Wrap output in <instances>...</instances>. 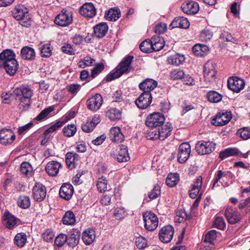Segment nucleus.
Masks as SVG:
<instances>
[{
	"instance_id": "473e14b6",
	"label": "nucleus",
	"mask_w": 250,
	"mask_h": 250,
	"mask_svg": "<svg viewBox=\"0 0 250 250\" xmlns=\"http://www.w3.org/2000/svg\"><path fill=\"white\" fill-rule=\"evenodd\" d=\"M21 54L22 59L27 60H33L36 57V53L34 49L27 46L22 48Z\"/></svg>"
},
{
	"instance_id": "20e7f679",
	"label": "nucleus",
	"mask_w": 250,
	"mask_h": 250,
	"mask_svg": "<svg viewBox=\"0 0 250 250\" xmlns=\"http://www.w3.org/2000/svg\"><path fill=\"white\" fill-rule=\"evenodd\" d=\"M143 220L145 229L149 231L154 230L158 225V219L157 216L151 211L143 213Z\"/></svg>"
},
{
	"instance_id": "423d86ee",
	"label": "nucleus",
	"mask_w": 250,
	"mask_h": 250,
	"mask_svg": "<svg viewBox=\"0 0 250 250\" xmlns=\"http://www.w3.org/2000/svg\"><path fill=\"white\" fill-rule=\"evenodd\" d=\"M3 226L9 229H13L21 224L20 220L6 210L2 217Z\"/></svg>"
},
{
	"instance_id": "58836bf2",
	"label": "nucleus",
	"mask_w": 250,
	"mask_h": 250,
	"mask_svg": "<svg viewBox=\"0 0 250 250\" xmlns=\"http://www.w3.org/2000/svg\"><path fill=\"white\" fill-rule=\"evenodd\" d=\"M20 171L22 174L29 177L33 174V168L29 163L23 162L21 165Z\"/></svg>"
},
{
	"instance_id": "f704fd0d",
	"label": "nucleus",
	"mask_w": 250,
	"mask_h": 250,
	"mask_svg": "<svg viewBox=\"0 0 250 250\" xmlns=\"http://www.w3.org/2000/svg\"><path fill=\"white\" fill-rule=\"evenodd\" d=\"M152 50L158 51L162 49L164 46V40L159 36H154L150 40Z\"/></svg>"
},
{
	"instance_id": "393cba45",
	"label": "nucleus",
	"mask_w": 250,
	"mask_h": 250,
	"mask_svg": "<svg viewBox=\"0 0 250 250\" xmlns=\"http://www.w3.org/2000/svg\"><path fill=\"white\" fill-rule=\"evenodd\" d=\"M14 60H16L15 59V54L12 51L6 49L3 50L0 54V66L9 62H12Z\"/></svg>"
},
{
	"instance_id": "338daca9",
	"label": "nucleus",
	"mask_w": 250,
	"mask_h": 250,
	"mask_svg": "<svg viewBox=\"0 0 250 250\" xmlns=\"http://www.w3.org/2000/svg\"><path fill=\"white\" fill-rule=\"evenodd\" d=\"M54 235L53 230L48 229L45 230L42 234V237L45 241L50 242H52Z\"/></svg>"
},
{
	"instance_id": "cd10ccee",
	"label": "nucleus",
	"mask_w": 250,
	"mask_h": 250,
	"mask_svg": "<svg viewBox=\"0 0 250 250\" xmlns=\"http://www.w3.org/2000/svg\"><path fill=\"white\" fill-rule=\"evenodd\" d=\"M95 237V231L93 229L88 228L82 233L83 241L87 245L91 244L94 241Z\"/></svg>"
},
{
	"instance_id": "f3484780",
	"label": "nucleus",
	"mask_w": 250,
	"mask_h": 250,
	"mask_svg": "<svg viewBox=\"0 0 250 250\" xmlns=\"http://www.w3.org/2000/svg\"><path fill=\"white\" fill-rule=\"evenodd\" d=\"M152 102V96L150 93L143 92L136 100L135 104L140 109L146 108Z\"/></svg>"
},
{
	"instance_id": "69168bd1",
	"label": "nucleus",
	"mask_w": 250,
	"mask_h": 250,
	"mask_svg": "<svg viewBox=\"0 0 250 250\" xmlns=\"http://www.w3.org/2000/svg\"><path fill=\"white\" fill-rule=\"evenodd\" d=\"M104 66L103 63H98L91 70V76L94 78L104 69Z\"/></svg>"
},
{
	"instance_id": "6e6552de",
	"label": "nucleus",
	"mask_w": 250,
	"mask_h": 250,
	"mask_svg": "<svg viewBox=\"0 0 250 250\" xmlns=\"http://www.w3.org/2000/svg\"><path fill=\"white\" fill-rule=\"evenodd\" d=\"M195 148L199 154H207L215 149V144L210 141H200L196 144Z\"/></svg>"
},
{
	"instance_id": "39448f33",
	"label": "nucleus",
	"mask_w": 250,
	"mask_h": 250,
	"mask_svg": "<svg viewBox=\"0 0 250 250\" xmlns=\"http://www.w3.org/2000/svg\"><path fill=\"white\" fill-rule=\"evenodd\" d=\"M55 23L61 26H67L73 22V15L71 12L63 9L54 20Z\"/></svg>"
},
{
	"instance_id": "ddd939ff",
	"label": "nucleus",
	"mask_w": 250,
	"mask_h": 250,
	"mask_svg": "<svg viewBox=\"0 0 250 250\" xmlns=\"http://www.w3.org/2000/svg\"><path fill=\"white\" fill-rule=\"evenodd\" d=\"M174 234V229L171 225L163 227L159 231L160 240L164 243H168L172 239Z\"/></svg>"
},
{
	"instance_id": "bb28decb",
	"label": "nucleus",
	"mask_w": 250,
	"mask_h": 250,
	"mask_svg": "<svg viewBox=\"0 0 250 250\" xmlns=\"http://www.w3.org/2000/svg\"><path fill=\"white\" fill-rule=\"evenodd\" d=\"M189 26V22L188 19L183 17L175 18L170 24L169 27L171 28L176 27L187 28Z\"/></svg>"
},
{
	"instance_id": "e433bc0d",
	"label": "nucleus",
	"mask_w": 250,
	"mask_h": 250,
	"mask_svg": "<svg viewBox=\"0 0 250 250\" xmlns=\"http://www.w3.org/2000/svg\"><path fill=\"white\" fill-rule=\"evenodd\" d=\"M18 62L16 60H14V61L7 62L1 66L4 67L6 73L9 75L14 76L18 70Z\"/></svg>"
},
{
	"instance_id": "72a5a7b5",
	"label": "nucleus",
	"mask_w": 250,
	"mask_h": 250,
	"mask_svg": "<svg viewBox=\"0 0 250 250\" xmlns=\"http://www.w3.org/2000/svg\"><path fill=\"white\" fill-rule=\"evenodd\" d=\"M185 61L184 55L180 54H175L169 56L167 59L168 64L173 65H179L183 64Z\"/></svg>"
},
{
	"instance_id": "3c124183",
	"label": "nucleus",
	"mask_w": 250,
	"mask_h": 250,
	"mask_svg": "<svg viewBox=\"0 0 250 250\" xmlns=\"http://www.w3.org/2000/svg\"><path fill=\"white\" fill-rule=\"evenodd\" d=\"M76 131V127L74 124L68 125L63 129L64 135L69 137L74 136Z\"/></svg>"
},
{
	"instance_id": "052dcab7",
	"label": "nucleus",
	"mask_w": 250,
	"mask_h": 250,
	"mask_svg": "<svg viewBox=\"0 0 250 250\" xmlns=\"http://www.w3.org/2000/svg\"><path fill=\"white\" fill-rule=\"evenodd\" d=\"M161 194L160 187L158 185H156L153 189L148 194V197L150 199H154L158 197Z\"/></svg>"
},
{
	"instance_id": "0e129e2a",
	"label": "nucleus",
	"mask_w": 250,
	"mask_h": 250,
	"mask_svg": "<svg viewBox=\"0 0 250 250\" xmlns=\"http://www.w3.org/2000/svg\"><path fill=\"white\" fill-rule=\"evenodd\" d=\"M237 133L244 140H247L250 138V128L244 127L239 129Z\"/></svg>"
},
{
	"instance_id": "49530a36",
	"label": "nucleus",
	"mask_w": 250,
	"mask_h": 250,
	"mask_svg": "<svg viewBox=\"0 0 250 250\" xmlns=\"http://www.w3.org/2000/svg\"><path fill=\"white\" fill-rule=\"evenodd\" d=\"M208 100L211 103H218L222 99V96L215 91H210L207 95Z\"/></svg>"
},
{
	"instance_id": "4c0bfd02",
	"label": "nucleus",
	"mask_w": 250,
	"mask_h": 250,
	"mask_svg": "<svg viewBox=\"0 0 250 250\" xmlns=\"http://www.w3.org/2000/svg\"><path fill=\"white\" fill-rule=\"evenodd\" d=\"M209 51L208 47L205 44H196L192 47V51L197 56H204Z\"/></svg>"
},
{
	"instance_id": "412c9836",
	"label": "nucleus",
	"mask_w": 250,
	"mask_h": 250,
	"mask_svg": "<svg viewBox=\"0 0 250 250\" xmlns=\"http://www.w3.org/2000/svg\"><path fill=\"white\" fill-rule=\"evenodd\" d=\"M62 167L61 163L57 161H52L46 164L45 170L49 175L55 176L58 174L59 169Z\"/></svg>"
},
{
	"instance_id": "bf43d9fd",
	"label": "nucleus",
	"mask_w": 250,
	"mask_h": 250,
	"mask_svg": "<svg viewBox=\"0 0 250 250\" xmlns=\"http://www.w3.org/2000/svg\"><path fill=\"white\" fill-rule=\"evenodd\" d=\"M114 216L117 220H121L126 216L125 209L123 207H117L114 210Z\"/></svg>"
},
{
	"instance_id": "a878e982",
	"label": "nucleus",
	"mask_w": 250,
	"mask_h": 250,
	"mask_svg": "<svg viewBox=\"0 0 250 250\" xmlns=\"http://www.w3.org/2000/svg\"><path fill=\"white\" fill-rule=\"evenodd\" d=\"M157 85V82L152 79H146L139 84L140 89L144 92L150 93Z\"/></svg>"
},
{
	"instance_id": "f03ea898",
	"label": "nucleus",
	"mask_w": 250,
	"mask_h": 250,
	"mask_svg": "<svg viewBox=\"0 0 250 250\" xmlns=\"http://www.w3.org/2000/svg\"><path fill=\"white\" fill-rule=\"evenodd\" d=\"M133 58V56L130 55L125 57L115 69L107 75L106 77V81H111L114 79L119 78L124 74H128L132 69L131 64Z\"/></svg>"
},
{
	"instance_id": "b1692460",
	"label": "nucleus",
	"mask_w": 250,
	"mask_h": 250,
	"mask_svg": "<svg viewBox=\"0 0 250 250\" xmlns=\"http://www.w3.org/2000/svg\"><path fill=\"white\" fill-rule=\"evenodd\" d=\"M181 7L183 12L188 14H196L199 10L198 3L193 1L183 3Z\"/></svg>"
},
{
	"instance_id": "a18cd8bd",
	"label": "nucleus",
	"mask_w": 250,
	"mask_h": 250,
	"mask_svg": "<svg viewBox=\"0 0 250 250\" xmlns=\"http://www.w3.org/2000/svg\"><path fill=\"white\" fill-rule=\"evenodd\" d=\"M179 181V176L177 173L169 174L166 180V184L169 187L175 186Z\"/></svg>"
},
{
	"instance_id": "de8ad7c7",
	"label": "nucleus",
	"mask_w": 250,
	"mask_h": 250,
	"mask_svg": "<svg viewBox=\"0 0 250 250\" xmlns=\"http://www.w3.org/2000/svg\"><path fill=\"white\" fill-rule=\"evenodd\" d=\"M238 154V150L235 148H229L226 149L224 151H221L219 154V157L223 160L227 157L231 156L236 155Z\"/></svg>"
},
{
	"instance_id": "6e6d98bb",
	"label": "nucleus",
	"mask_w": 250,
	"mask_h": 250,
	"mask_svg": "<svg viewBox=\"0 0 250 250\" xmlns=\"http://www.w3.org/2000/svg\"><path fill=\"white\" fill-rule=\"evenodd\" d=\"M95 60L91 58L89 56H86L83 59L81 60L78 63L79 67L81 68H84L86 66H89L92 65Z\"/></svg>"
},
{
	"instance_id": "2eb2a0df",
	"label": "nucleus",
	"mask_w": 250,
	"mask_h": 250,
	"mask_svg": "<svg viewBox=\"0 0 250 250\" xmlns=\"http://www.w3.org/2000/svg\"><path fill=\"white\" fill-rule=\"evenodd\" d=\"M34 199L38 202L43 201L46 195V189L45 186L41 183H36L32 189Z\"/></svg>"
},
{
	"instance_id": "f257e3e1",
	"label": "nucleus",
	"mask_w": 250,
	"mask_h": 250,
	"mask_svg": "<svg viewBox=\"0 0 250 250\" xmlns=\"http://www.w3.org/2000/svg\"><path fill=\"white\" fill-rule=\"evenodd\" d=\"M14 93L16 96V99L19 101V109L22 111L28 109L31 103L33 90L28 86H22L16 88Z\"/></svg>"
},
{
	"instance_id": "9d476101",
	"label": "nucleus",
	"mask_w": 250,
	"mask_h": 250,
	"mask_svg": "<svg viewBox=\"0 0 250 250\" xmlns=\"http://www.w3.org/2000/svg\"><path fill=\"white\" fill-rule=\"evenodd\" d=\"M245 83L243 79L237 77H230L228 80V86L231 90L238 93L244 88Z\"/></svg>"
},
{
	"instance_id": "a211bd4d",
	"label": "nucleus",
	"mask_w": 250,
	"mask_h": 250,
	"mask_svg": "<svg viewBox=\"0 0 250 250\" xmlns=\"http://www.w3.org/2000/svg\"><path fill=\"white\" fill-rule=\"evenodd\" d=\"M16 139L14 132L10 129L0 130V143L2 145L12 144Z\"/></svg>"
},
{
	"instance_id": "4d7b16f0",
	"label": "nucleus",
	"mask_w": 250,
	"mask_h": 250,
	"mask_svg": "<svg viewBox=\"0 0 250 250\" xmlns=\"http://www.w3.org/2000/svg\"><path fill=\"white\" fill-rule=\"evenodd\" d=\"M52 54V48L50 44H44L41 47V55L42 57H49Z\"/></svg>"
},
{
	"instance_id": "37998d69",
	"label": "nucleus",
	"mask_w": 250,
	"mask_h": 250,
	"mask_svg": "<svg viewBox=\"0 0 250 250\" xmlns=\"http://www.w3.org/2000/svg\"><path fill=\"white\" fill-rule=\"evenodd\" d=\"M232 175V173L229 171H223L221 170H218L215 174L212 188H214L216 186H219L218 182L222 178L227 176L231 177Z\"/></svg>"
},
{
	"instance_id": "c9c22d12",
	"label": "nucleus",
	"mask_w": 250,
	"mask_h": 250,
	"mask_svg": "<svg viewBox=\"0 0 250 250\" xmlns=\"http://www.w3.org/2000/svg\"><path fill=\"white\" fill-rule=\"evenodd\" d=\"M172 127L171 124L167 123L160 125L158 128V133L160 135V140H164L171 134Z\"/></svg>"
},
{
	"instance_id": "dca6fc26",
	"label": "nucleus",
	"mask_w": 250,
	"mask_h": 250,
	"mask_svg": "<svg viewBox=\"0 0 250 250\" xmlns=\"http://www.w3.org/2000/svg\"><path fill=\"white\" fill-rule=\"evenodd\" d=\"M79 13L85 18H91L96 15L97 11L93 3L86 2L80 7Z\"/></svg>"
},
{
	"instance_id": "5701e85b",
	"label": "nucleus",
	"mask_w": 250,
	"mask_h": 250,
	"mask_svg": "<svg viewBox=\"0 0 250 250\" xmlns=\"http://www.w3.org/2000/svg\"><path fill=\"white\" fill-rule=\"evenodd\" d=\"M81 233L77 229H72L70 231L69 236H67V242L68 246L71 248H74L79 243Z\"/></svg>"
},
{
	"instance_id": "c03bdc74",
	"label": "nucleus",
	"mask_w": 250,
	"mask_h": 250,
	"mask_svg": "<svg viewBox=\"0 0 250 250\" xmlns=\"http://www.w3.org/2000/svg\"><path fill=\"white\" fill-rule=\"evenodd\" d=\"M75 221L74 214L71 211L66 212L62 219L63 224L66 225H73L75 224Z\"/></svg>"
},
{
	"instance_id": "0eeeda50",
	"label": "nucleus",
	"mask_w": 250,
	"mask_h": 250,
	"mask_svg": "<svg viewBox=\"0 0 250 250\" xmlns=\"http://www.w3.org/2000/svg\"><path fill=\"white\" fill-rule=\"evenodd\" d=\"M165 118L164 115L154 112L148 116L145 121L146 125L150 127H156L164 124Z\"/></svg>"
},
{
	"instance_id": "f8f14e48",
	"label": "nucleus",
	"mask_w": 250,
	"mask_h": 250,
	"mask_svg": "<svg viewBox=\"0 0 250 250\" xmlns=\"http://www.w3.org/2000/svg\"><path fill=\"white\" fill-rule=\"evenodd\" d=\"M191 147L188 143H183L179 146L178 160L180 163L186 162L189 157Z\"/></svg>"
},
{
	"instance_id": "79ce46f5",
	"label": "nucleus",
	"mask_w": 250,
	"mask_h": 250,
	"mask_svg": "<svg viewBox=\"0 0 250 250\" xmlns=\"http://www.w3.org/2000/svg\"><path fill=\"white\" fill-rule=\"evenodd\" d=\"M106 116L112 121L119 120L121 117V112L116 108H110L107 110Z\"/></svg>"
},
{
	"instance_id": "864d4df0",
	"label": "nucleus",
	"mask_w": 250,
	"mask_h": 250,
	"mask_svg": "<svg viewBox=\"0 0 250 250\" xmlns=\"http://www.w3.org/2000/svg\"><path fill=\"white\" fill-rule=\"evenodd\" d=\"M185 72L180 69H175L170 72L171 79L173 80H181L185 76Z\"/></svg>"
},
{
	"instance_id": "ea45409f",
	"label": "nucleus",
	"mask_w": 250,
	"mask_h": 250,
	"mask_svg": "<svg viewBox=\"0 0 250 250\" xmlns=\"http://www.w3.org/2000/svg\"><path fill=\"white\" fill-rule=\"evenodd\" d=\"M14 243L19 248L23 247L27 242V236L24 232L17 233L14 237Z\"/></svg>"
},
{
	"instance_id": "774afa93",
	"label": "nucleus",
	"mask_w": 250,
	"mask_h": 250,
	"mask_svg": "<svg viewBox=\"0 0 250 250\" xmlns=\"http://www.w3.org/2000/svg\"><path fill=\"white\" fill-rule=\"evenodd\" d=\"M34 125L32 122H30L26 125L20 126L18 129V133L19 135H23L27 133Z\"/></svg>"
},
{
	"instance_id": "680f3d73",
	"label": "nucleus",
	"mask_w": 250,
	"mask_h": 250,
	"mask_svg": "<svg viewBox=\"0 0 250 250\" xmlns=\"http://www.w3.org/2000/svg\"><path fill=\"white\" fill-rule=\"evenodd\" d=\"M213 226L220 229H224L226 227V223L222 217L217 216L213 222Z\"/></svg>"
},
{
	"instance_id": "5fc2aeb1",
	"label": "nucleus",
	"mask_w": 250,
	"mask_h": 250,
	"mask_svg": "<svg viewBox=\"0 0 250 250\" xmlns=\"http://www.w3.org/2000/svg\"><path fill=\"white\" fill-rule=\"evenodd\" d=\"M107 180L104 176H102L98 178L97 184L98 190L101 192L105 191L107 189Z\"/></svg>"
},
{
	"instance_id": "4be33fe9",
	"label": "nucleus",
	"mask_w": 250,
	"mask_h": 250,
	"mask_svg": "<svg viewBox=\"0 0 250 250\" xmlns=\"http://www.w3.org/2000/svg\"><path fill=\"white\" fill-rule=\"evenodd\" d=\"M204 77L206 81H211L216 76V71L211 62H207L204 65Z\"/></svg>"
},
{
	"instance_id": "4468645a",
	"label": "nucleus",
	"mask_w": 250,
	"mask_h": 250,
	"mask_svg": "<svg viewBox=\"0 0 250 250\" xmlns=\"http://www.w3.org/2000/svg\"><path fill=\"white\" fill-rule=\"evenodd\" d=\"M102 104L103 98L100 94H96L86 101L88 108L92 111H96L99 110Z\"/></svg>"
},
{
	"instance_id": "c756f323",
	"label": "nucleus",
	"mask_w": 250,
	"mask_h": 250,
	"mask_svg": "<svg viewBox=\"0 0 250 250\" xmlns=\"http://www.w3.org/2000/svg\"><path fill=\"white\" fill-rule=\"evenodd\" d=\"M109 135L112 142L117 143L123 142L124 139V136L121 132L120 128L119 127L111 128Z\"/></svg>"
},
{
	"instance_id": "aec40b11",
	"label": "nucleus",
	"mask_w": 250,
	"mask_h": 250,
	"mask_svg": "<svg viewBox=\"0 0 250 250\" xmlns=\"http://www.w3.org/2000/svg\"><path fill=\"white\" fill-rule=\"evenodd\" d=\"M74 188L70 184L64 183L61 187L59 191L60 197L65 200H70L73 194Z\"/></svg>"
},
{
	"instance_id": "8fccbe9b",
	"label": "nucleus",
	"mask_w": 250,
	"mask_h": 250,
	"mask_svg": "<svg viewBox=\"0 0 250 250\" xmlns=\"http://www.w3.org/2000/svg\"><path fill=\"white\" fill-rule=\"evenodd\" d=\"M18 205L22 208H27L30 206V199L28 196H21L18 200Z\"/></svg>"
},
{
	"instance_id": "7ed1b4c3",
	"label": "nucleus",
	"mask_w": 250,
	"mask_h": 250,
	"mask_svg": "<svg viewBox=\"0 0 250 250\" xmlns=\"http://www.w3.org/2000/svg\"><path fill=\"white\" fill-rule=\"evenodd\" d=\"M28 12L27 9L22 5L16 6L12 11V15L14 18L18 21H21V24L27 27L30 25V21H26L28 18Z\"/></svg>"
},
{
	"instance_id": "6ab92c4d",
	"label": "nucleus",
	"mask_w": 250,
	"mask_h": 250,
	"mask_svg": "<svg viewBox=\"0 0 250 250\" xmlns=\"http://www.w3.org/2000/svg\"><path fill=\"white\" fill-rule=\"evenodd\" d=\"M117 153L112 154L113 157L119 162H125L128 161L130 158L128 153V149L124 145L120 146L116 149Z\"/></svg>"
},
{
	"instance_id": "09e8293b",
	"label": "nucleus",
	"mask_w": 250,
	"mask_h": 250,
	"mask_svg": "<svg viewBox=\"0 0 250 250\" xmlns=\"http://www.w3.org/2000/svg\"><path fill=\"white\" fill-rule=\"evenodd\" d=\"M54 110L53 106H49L42 111L35 118L38 121H41L47 118L48 115Z\"/></svg>"
},
{
	"instance_id": "9b49d317",
	"label": "nucleus",
	"mask_w": 250,
	"mask_h": 250,
	"mask_svg": "<svg viewBox=\"0 0 250 250\" xmlns=\"http://www.w3.org/2000/svg\"><path fill=\"white\" fill-rule=\"evenodd\" d=\"M225 215L228 223L230 224L238 223L242 218L241 213L232 207H229L226 208Z\"/></svg>"
},
{
	"instance_id": "13d9d810",
	"label": "nucleus",
	"mask_w": 250,
	"mask_h": 250,
	"mask_svg": "<svg viewBox=\"0 0 250 250\" xmlns=\"http://www.w3.org/2000/svg\"><path fill=\"white\" fill-rule=\"evenodd\" d=\"M65 122L63 121H57L55 124L52 125L49 128L47 129L44 132V135L48 136L49 133L53 132L56 130H58L60 127H61L64 124Z\"/></svg>"
},
{
	"instance_id": "a19ab883",
	"label": "nucleus",
	"mask_w": 250,
	"mask_h": 250,
	"mask_svg": "<svg viewBox=\"0 0 250 250\" xmlns=\"http://www.w3.org/2000/svg\"><path fill=\"white\" fill-rule=\"evenodd\" d=\"M217 232L215 230L208 231L205 236V242L209 243L212 246H215L217 243Z\"/></svg>"
},
{
	"instance_id": "c85d7f7f",
	"label": "nucleus",
	"mask_w": 250,
	"mask_h": 250,
	"mask_svg": "<svg viewBox=\"0 0 250 250\" xmlns=\"http://www.w3.org/2000/svg\"><path fill=\"white\" fill-rule=\"evenodd\" d=\"M79 159V155L74 152H68L65 155V163L67 167L73 169L76 167Z\"/></svg>"
},
{
	"instance_id": "603ef678",
	"label": "nucleus",
	"mask_w": 250,
	"mask_h": 250,
	"mask_svg": "<svg viewBox=\"0 0 250 250\" xmlns=\"http://www.w3.org/2000/svg\"><path fill=\"white\" fill-rule=\"evenodd\" d=\"M67 236L64 233L59 234L54 241L55 245L58 247H62L67 242Z\"/></svg>"
},
{
	"instance_id": "e2e57ef3",
	"label": "nucleus",
	"mask_w": 250,
	"mask_h": 250,
	"mask_svg": "<svg viewBox=\"0 0 250 250\" xmlns=\"http://www.w3.org/2000/svg\"><path fill=\"white\" fill-rule=\"evenodd\" d=\"M140 50L145 53H148L151 52L152 50L151 44L150 41L145 40L141 42L140 45Z\"/></svg>"
},
{
	"instance_id": "7c9ffc66",
	"label": "nucleus",
	"mask_w": 250,
	"mask_h": 250,
	"mask_svg": "<svg viewBox=\"0 0 250 250\" xmlns=\"http://www.w3.org/2000/svg\"><path fill=\"white\" fill-rule=\"evenodd\" d=\"M108 29V27L106 23H100L94 27V35L98 38H102L105 35Z\"/></svg>"
},
{
	"instance_id": "2f4dec72",
	"label": "nucleus",
	"mask_w": 250,
	"mask_h": 250,
	"mask_svg": "<svg viewBox=\"0 0 250 250\" xmlns=\"http://www.w3.org/2000/svg\"><path fill=\"white\" fill-rule=\"evenodd\" d=\"M120 17V10L117 7L109 9L104 14V17L107 20L112 21H116Z\"/></svg>"
},
{
	"instance_id": "1a4fd4ad",
	"label": "nucleus",
	"mask_w": 250,
	"mask_h": 250,
	"mask_svg": "<svg viewBox=\"0 0 250 250\" xmlns=\"http://www.w3.org/2000/svg\"><path fill=\"white\" fill-rule=\"evenodd\" d=\"M231 118V112H221L216 115L215 118L212 120L211 123L215 126H223L227 125L230 121Z\"/></svg>"
}]
</instances>
